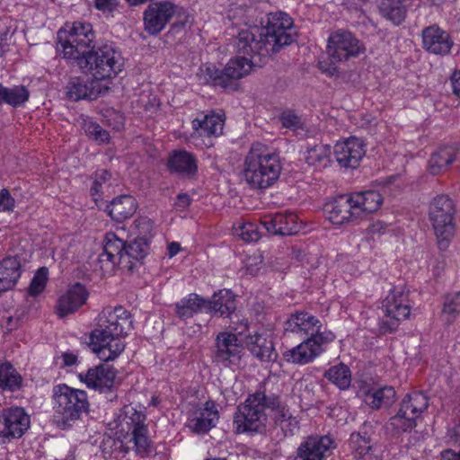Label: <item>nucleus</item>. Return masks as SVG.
Returning <instances> with one entry per match:
<instances>
[{"mask_svg":"<svg viewBox=\"0 0 460 460\" xmlns=\"http://www.w3.org/2000/svg\"><path fill=\"white\" fill-rule=\"evenodd\" d=\"M292 26L293 21L288 14L277 12L268 15L265 25L250 26L244 23L242 27L234 28L232 36L235 37L237 56L232 59V80L250 74L253 56L268 57L291 44L295 40Z\"/></svg>","mask_w":460,"mask_h":460,"instance_id":"obj_1","label":"nucleus"},{"mask_svg":"<svg viewBox=\"0 0 460 460\" xmlns=\"http://www.w3.org/2000/svg\"><path fill=\"white\" fill-rule=\"evenodd\" d=\"M132 323L131 314L124 307L104 308L90 334L89 346L101 360L115 359L125 349L121 338L128 335Z\"/></svg>","mask_w":460,"mask_h":460,"instance_id":"obj_2","label":"nucleus"},{"mask_svg":"<svg viewBox=\"0 0 460 460\" xmlns=\"http://www.w3.org/2000/svg\"><path fill=\"white\" fill-rule=\"evenodd\" d=\"M285 330L305 338L300 344L284 354L287 361L296 365L314 361L324 351L325 346L335 339L333 332L323 330V324L316 316L304 311L291 314L285 323Z\"/></svg>","mask_w":460,"mask_h":460,"instance_id":"obj_3","label":"nucleus"},{"mask_svg":"<svg viewBox=\"0 0 460 460\" xmlns=\"http://www.w3.org/2000/svg\"><path fill=\"white\" fill-rule=\"evenodd\" d=\"M281 170L279 154L261 143H254L244 160L243 178L251 188L264 190L277 181Z\"/></svg>","mask_w":460,"mask_h":460,"instance_id":"obj_4","label":"nucleus"},{"mask_svg":"<svg viewBox=\"0 0 460 460\" xmlns=\"http://www.w3.org/2000/svg\"><path fill=\"white\" fill-rule=\"evenodd\" d=\"M278 406H279V402L277 396L268 397L261 392L250 395L243 403L237 407L234 414L236 432H262L267 421L265 409L274 410Z\"/></svg>","mask_w":460,"mask_h":460,"instance_id":"obj_5","label":"nucleus"},{"mask_svg":"<svg viewBox=\"0 0 460 460\" xmlns=\"http://www.w3.org/2000/svg\"><path fill=\"white\" fill-rule=\"evenodd\" d=\"M84 72L102 84V81L115 77L123 67L120 52L111 44L105 43L97 48L93 47L77 63Z\"/></svg>","mask_w":460,"mask_h":460,"instance_id":"obj_6","label":"nucleus"},{"mask_svg":"<svg viewBox=\"0 0 460 460\" xmlns=\"http://www.w3.org/2000/svg\"><path fill=\"white\" fill-rule=\"evenodd\" d=\"M87 394L84 390L66 385L54 388V410L58 425L63 429L72 426L88 410Z\"/></svg>","mask_w":460,"mask_h":460,"instance_id":"obj_7","label":"nucleus"},{"mask_svg":"<svg viewBox=\"0 0 460 460\" xmlns=\"http://www.w3.org/2000/svg\"><path fill=\"white\" fill-rule=\"evenodd\" d=\"M66 27L58 32V48L61 49L65 58L75 59L78 63L79 58L91 50L94 40L93 26L88 22H75L71 25L66 23Z\"/></svg>","mask_w":460,"mask_h":460,"instance_id":"obj_8","label":"nucleus"},{"mask_svg":"<svg viewBox=\"0 0 460 460\" xmlns=\"http://www.w3.org/2000/svg\"><path fill=\"white\" fill-rule=\"evenodd\" d=\"M455 207L447 195L435 197L429 204V217L432 223L440 250H446L455 234Z\"/></svg>","mask_w":460,"mask_h":460,"instance_id":"obj_9","label":"nucleus"},{"mask_svg":"<svg viewBox=\"0 0 460 460\" xmlns=\"http://www.w3.org/2000/svg\"><path fill=\"white\" fill-rule=\"evenodd\" d=\"M428 406L429 399L424 394L413 392L406 394L399 405L397 413L390 418L386 429L396 434L411 431Z\"/></svg>","mask_w":460,"mask_h":460,"instance_id":"obj_10","label":"nucleus"},{"mask_svg":"<svg viewBox=\"0 0 460 460\" xmlns=\"http://www.w3.org/2000/svg\"><path fill=\"white\" fill-rule=\"evenodd\" d=\"M230 289H222L215 293L211 301L205 300L197 294H190L187 298L176 304V314L182 319L191 317L194 314L209 312L219 316L230 315Z\"/></svg>","mask_w":460,"mask_h":460,"instance_id":"obj_11","label":"nucleus"},{"mask_svg":"<svg viewBox=\"0 0 460 460\" xmlns=\"http://www.w3.org/2000/svg\"><path fill=\"white\" fill-rule=\"evenodd\" d=\"M410 292L402 288H393L382 302L384 316L379 323L382 333L397 330L400 323L410 316L411 305Z\"/></svg>","mask_w":460,"mask_h":460,"instance_id":"obj_12","label":"nucleus"},{"mask_svg":"<svg viewBox=\"0 0 460 460\" xmlns=\"http://www.w3.org/2000/svg\"><path fill=\"white\" fill-rule=\"evenodd\" d=\"M122 429L125 427L131 433L130 441L134 444L137 455L141 457L148 456L152 451V442L148 436V429L145 424L146 415L141 411L128 405L124 407L123 415L120 416Z\"/></svg>","mask_w":460,"mask_h":460,"instance_id":"obj_13","label":"nucleus"},{"mask_svg":"<svg viewBox=\"0 0 460 460\" xmlns=\"http://www.w3.org/2000/svg\"><path fill=\"white\" fill-rule=\"evenodd\" d=\"M365 50L364 44L350 31L338 30L328 38L327 54L333 65L357 58Z\"/></svg>","mask_w":460,"mask_h":460,"instance_id":"obj_14","label":"nucleus"},{"mask_svg":"<svg viewBox=\"0 0 460 460\" xmlns=\"http://www.w3.org/2000/svg\"><path fill=\"white\" fill-rule=\"evenodd\" d=\"M30 427V417L20 407L4 409L0 413L1 442L21 438Z\"/></svg>","mask_w":460,"mask_h":460,"instance_id":"obj_15","label":"nucleus"},{"mask_svg":"<svg viewBox=\"0 0 460 460\" xmlns=\"http://www.w3.org/2000/svg\"><path fill=\"white\" fill-rule=\"evenodd\" d=\"M176 5L168 1L151 3L143 13L145 31L149 35H157L172 20Z\"/></svg>","mask_w":460,"mask_h":460,"instance_id":"obj_16","label":"nucleus"},{"mask_svg":"<svg viewBox=\"0 0 460 460\" xmlns=\"http://www.w3.org/2000/svg\"><path fill=\"white\" fill-rule=\"evenodd\" d=\"M110 87L102 85L98 80L83 76L70 78L66 86V97L73 102L83 99L94 100L106 93Z\"/></svg>","mask_w":460,"mask_h":460,"instance_id":"obj_17","label":"nucleus"},{"mask_svg":"<svg viewBox=\"0 0 460 460\" xmlns=\"http://www.w3.org/2000/svg\"><path fill=\"white\" fill-rule=\"evenodd\" d=\"M335 447L330 436H311L299 445L293 460H325Z\"/></svg>","mask_w":460,"mask_h":460,"instance_id":"obj_18","label":"nucleus"},{"mask_svg":"<svg viewBox=\"0 0 460 460\" xmlns=\"http://www.w3.org/2000/svg\"><path fill=\"white\" fill-rule=\"evenodd\" d=\"M125 243L114 233L105 234L103 252L99 255L98 263L103 273H111L117 266L122 268Z\"/></svg>","mask_w":460,"mask_h":460,"instance_id":"obj_19","label":"nucleus"},{"mask_svg":"<svg viewBox=\"0 0 460 460\" xmlns=\"http://www.w3.org/2000/svg\"><path fill=\"white\" fill-rule=\"evenodd\" d=\"M422 47L430 54L447 56L451 53L454 40L450 34L434 24L422 31Z\"/></svg>","mask_w":460,"mask_h":460,"instance_id":"obj_20","label":"nucleus"},{"mask_svg":"<svg viewBox=\"0 0 460 460\" xmlns=\"http://www.w3.org/2000/svg\"><path fill=\"white\" fill-rule=\"evenodd\" d=\"M261 224L272 234L291 235L300 229L297 216L290 211L267 214L261 218Z\"/></svg>","mask_w":460,"mask_h":460,"instance_id":"obj_21","label":"nucleus"},{"mask_svg":"<svg viewBox=\"0 0 460 460\" xmlns=\"http://www.w3.org/2000/svg\"><path fill=\"white\" fill-rule=\"evenodd\" d=\"M323 211L334 225H342L359 218L357 211L354 210L350 194L340 195L327 202Z\"/></svg>","mask_w":460,"mask_h":460,"instance_id":"obj_22","label":"nucleus"},{"mask_svg":"<svg viewBox=\"0 0 460 460\" xmlns=\"http://www.w3.org/2000/svg\"><path fill=\"white\" fill-rule=\"evenodd\" d=\"M338 164L344 168H356L365 155L364 145L357 137H349L334 146Z\"/></svg>","mask_w":460,"mask_h":460,"instance_id":"obj_23","label":"nucleus"},{"mask_svg":"<svg viewBox=\"0 0 460 460\" xmlns=\"http://www.w3.org/2000/svg\"><path fill=\"white\" fill-rule=\"evenodd\" d=\"M115 376L114 367L106 364H101L94 368H90L84 375H79L80 380L89 388L100 392L109 391L113 386Z\"/></svg>","mask_w":460,"mask_h":460,"instance_id":"obj_24","label":"nucleus"},{"mask_svg":"<svg viewBox=\"0 0 460 460\" xmlns=\"http://www.w3.org/2000/svg\"><path fill=\"white\" fill-rule=\"evenodd\" d=\"M372 427L364 424L358 431L353 432L349 439V446L357 460H374Z\"/></svg>","mask_w":460,"mask_h":460,"instance_id":"obj_25","label":"nucleus"},{"mask_svg":"<svg viewBox=\"0 0 460 460\" xmlns=\"http://www.w3.org/2000/svg\"><path fill=\"white\" fill-rule=\"evenodd\" d=\"M218 420V411L212 402L195 410L188 420V427L197 434L207 433Z\"/></svg>","mask_w":460,"mask_h":460,"instance_id":"obj_26","label":"nucleus"},{"mask_svg":"<svg viewBox=\"0 0 460 460\" xmlns=\"http://www.w3.org/2000/svg\"><path fill=\"white\" fill-rule=\"evenodd\" d=\"M88 296V293L80 283L75 284L58 299L57 305V314L60 317H65L69 314L75 312L82 306Z\"/></svg>","mask_w":460,"mask_h":460,"instance_id":"obj_27","label":"nucleus"},{"mask_svg":"<svg viewBox=\"0 0 460 460\" xmlns=\"http://www.w3.org/2000/svg\"><path fill=\"white\" fill-rule=\"evenodd\" d=\"M167 166L171 172L190 178L198 171L195 156L185 150L173 151L168 158Z\"/></svg>","mask_w":460,"mask_h":460,"instance_id":"obj_28","label":"nucleus"},{"mask_svg":"<svg viewBox=\"0 0 460 460\" xmlns=\"http://www.w3.org/2000/svg\"><path fill=\"white\" fill-rule=\"evenodd\" d=\"M350 196L354 210L357 211L358 217L377 211L383 204V197L376 190L355 192Z\"/></svg>","mask_w":460,"mask_h":460,"instance_id":"obj_29","label":"nucleus"},{"mask_svg":"<svg viewBox=\"0 0 460 460\" xmlns=\"http://www.w3.org/2000/svg\"><path fill=\"white\" fill-rule=\"evenodd\" d=\"M149 244L146 237H137L129 243H125L124 257H122V269L132 271L147 254Z\"/></svg>","mask_w":460,"mask_h":460,"instance_id":"obj_30","label":"nucleus"},{"mask_svg":"<svg viewBox=\"0 0 460 460\" xmlns=\"http://www.w3.org/2000/svg\"><path fill=\"white\" fill-rule=\"evenodd\" d=\"M137 208V204L130 195H120L106 205L105 210L117 222H122L131 217Z\"/></svg>","mask_w":460,"mask_h":460,"instance_id":"obj_31","label":"nucleus"},{"mask_svg":"<svg viewBox=\"0 0 460 460\" xmlns=\"http://www.w3.org/2000/svg\"><path fill=\"white\" fill-rule=\"evenodd\" d=\"M274 410V420L276 427L273 432H276L275 439L279 442L286 437L294 436L299 429L298 420L293 417L288 410L276 407Z\"/></svg>","mask_w":460,"mask_h":460,"instance_id":"obj_32","label":"nucleus"},{"mask_svg":"<svg viewBox=\"0 0 460 460\" xmlns=\"http://www.w3.org/2000/svg\"><path fill=\"white\" fill-rule=\"evenodd\" d=\"M22 267L17 257L8 256L0 262V293L14 287L21 277Z\"/></svg>","mask_w":460,"mask_h":460,"instance_id":"obj_33","label":"nucleus"},{"mask_svg":"<svg viewBox=\"0 0 460 460\" xmlns=\"http://www.w3.org/2000/svg\"><path fill=\"white\" fill-rule=\"evenodd\" d=\"M244 347L261 361H273L278 356L272 341L262 334L254 333Z\"/></svg>","mask_w":460,"mask_h":460,"instance_id":"obj_34","label":"nucleus"},{"mask_svg":"<svg viewBox=\"0 0 460 460\" xmlns=\"http://www.w3.org/2000/svg\"><path fill=\"white\" fill-rule=\"evenodd\" d=\"M457 149L454 146H441L435 151L429 160V172L433 175L446 172L456 159Z\"/></svg>","mask_w":460,"mask_h":460,"instance_id":"obj_35","label":"nucleus"},{"mask_svg":"<svg viewBox=\"0 0 460 460\" xmlns=\"http://www.w3.org/2000/svg\"><path fill=\"white\" fill-rule=\"evenodd\" d=\"M395 401V391L392 386L370 389L365 393V402L372 409L390 407Z\"/></svg>","mask_w":460,"mask_h":460,"instance_id":"obj_36","label":"nucleus"},{"mask_svg":"<svg viewBox=\"0 0 460 460\" xmlns=\"http://www.w3.org/2000/svg\"><path fill=\"white\" fill-rule=\"evenodd\" d=\"M408 4L404 0H382L379 10L385 18L399 25L405 19Z\"/></svg>","mask_w":460,"mask_h":460,"instance_id":"obj_37","label":"nucleus"},{"mask_svg":"<svg viewBox=\"0 0 460 460\" xmlns=\"http://www.w3.org/2000/svg\"><path fill=\"white\" fill-rule=\"evenodd\" d=\"M226 64L223 71L217 69L213 65H208L200 69L199 79L205 84H211L215 86H220L226 89L230 84V73Z\"/></svg>","mask_w":460,"mask_h":460,"instance_id":"obj_38","label":"nucleus"},{"mask_svg":"<svg viewBox=\"0 0 460 460\" xmlns=\"http://www.w3.org/2000/svg\"><path fill=\"white\" fill-rule=\"evenodd\" d=\"M30 97L29 90L23 85L7 88L0 84V103L4 102L13 107L23 105Z\"/></svg>","mask_w":460,"mask_h":460,"instance_id":"obj_39","label":"nucleus"},{"mask_svg":"<svg viewBox=\"0 0 460 460\" xmlns=\"http://www.w3.org/2000/svg\"><path fill=\"white\" fill-rule=\"evenodd\" d=\"M330 155L331 146L320 143L307 147L305 159L310 166L324 168L330 162Z\"/></svg>","mask_w":460,"mask_h":460,"instance_id":"obj_40","label":"nucleus"},{"mask_svg":"<svg viewBox=\"0 0 460 460\" xmlns=\"http://www.w3.org/2000/svg\"><path fill=\"white\" fill-rule=\"evenodd\" d=\"M22 376L10 362L0 365V389L14 392L22 385Z\"/></svg>","mask_w":460,"mask_h":460,"instance_id":"obj_41","label":"nucleus"},{"mask_svg":"<svg viewBox=\"0 0 460 460\" xmlns=\"http://www.w3.org/2000/svg\"><path fill=\"white\" fill-rule=\"evenodd\" d=\"M223 120L218 115H205L202 119H196L192 127L196 131L200 130V136H219L223 130Z\"/></svg>","mask_w":460,"mask_h":460,"instance_id":"obj_42","label":"nucleus"},{"mask_svg":"<svg viewBox=\"0 0 460 460\" xmlns=\"http://www.w3.org/2000/svg\"><path fill=\"white\" fill-rule=\"evenodd\" d=\"M100 448L106 460H119L128 452V447L124 446L122 440L112 437L104 438Z\"/></svg>","mask_w":460,"mask_h":460,"instance_id":"obj_43","label":"nucleus"},{"mask_svg":"<svg viewBox=\"0 0 460 460\" xmlns=\"http://www.w3.org/2000/svg\"><path fill=\"white\" fill-rule=\"evenodd\" d=\"M324 376L341 390L348 389L351 383V372L348 366L339 364L330 367Z\"/></svg>","mask_w":460,"mask_h":460,"instance_id":"obj_44","label":"nucleus"},{"mask_svg":"<svg viewBox=\"0 0 460 460\" xmlns=\"http://www.w3.org/2000/svg\"><path fill=\"white\" fill-rule=\"evenodd\" d=\"M233 314L234 310L232 309ZM234 318H236V321H234V316L232 315V323H234V326H232V346L243 348L248 342L249 338H252L253 334L249 331L246 319L240 320L237 314H234Z\"/></svg>","mask_w":460,"mask_h":460,"instance_id":"obj_45","label":"nucleus"},{"mask_svg":"<svg viewBox=\"0 0 460 460\" xmlns=\"http://www.w3.org/2000/svg\"><path fill=\"white\" fill-rule=\"evenodd\" d=\"M232 236H235L244 242H256L260 239L257 226L250 222L235 223L232 226Z\"/></svg>","mask_w":460,"mask_h":460,"instance_id":"obj_46","label":"nucleus"},{"mask_svg":"<svg viewBox=\"0 0 460 460\" xmlns=\"http://www.w3.org/2000/svg\"><path fill=\"white\" fill-rule=\"evenodd\" d=\"M230 359V332H224L217 335L215 360L228 365Z\"/></svg>","mask_w":460,"mask_h":460,"instance_id":"obj_47","label":"nucleus"},{"mask_svg":"<svg viewBox=\"0 0 460 460\" xmlns=\"http://www.w3.org/2000/svg\"><path fill=\"white\" fill-rule=\"evenodd\" d=\"M83 128L85 133L99 143H107L110 139V134L103 129L98 123L92 120H84Z\"/></svg>","mask_w":460,"mask_h":460,"instance_id":"obj_48","label":"nucleus"},{"mask_svg":"<svg viewBox=\"0 0 460 460\" xmlns=\"http://www.w3.org/2000/svg\"><path fill=\"white\" fill-rule=\"evenodd\" d=\"M48 273L46 267H41L37 270L29 286L28 292L31 296H36L44 290L48 280Z\"/></svg>","mask_w":460,"mask_h":460,"instance_id":"obj_49","label":"nucleus"},{"mask_svg":"<svg viewBox=\"0 0 460 460\" xmlns=\"http://www.w3.org/2000/svg\"><path fill=\"white\" fill-rule=\"evenodd\" d=\"M443 314L447 315V321H453L460 314V291L447 296Z\"/></svg>","mask_w":460,"mask_h":460,"instance_id":"obj_50","label":"nucleus"},{"mask_svg":"<svg viewBox=\"0 0 460 460\" xmlns=\"http://www.w3.org/2000/svg\"><path fill=\"white\" fill-rule=\"evenodd\" d=\"M284 128L296 131L304 128V122L301 117L296 115L293 111H286L282 112L279 118Z\"/></svg>","mask_w":460,"mask_h":460,"instance_id":"obj_51","label":"nucleus"},{"mask_svg":"<svg viewBox=\"0 0 460 460\" xmlns=\"http://www.w3.org/2000/svg\"><path fill=\"white\" fill-rule=\"evenodd\" d=\"M136 228L138 230L141 237L150 234L153 229V222L147 217H139L134 222Z\"/></svg>","mask_w":460,"mask_h":460,"instance_id":"obj_52","label":"nucleus"},{"mask_svg":"<svg viewBox=\"0 0 460 460\" xmlns=\"http://www.w3.org/2000/svg\"><path fill=\"white\" fill-rule=\"evenodd\" d=\"M14 207V199L7 190L0 191V211H10Z\"/></svg>","mask_w":460,"mask_h":460,"instance_id":"obj_53","label":"nucleus"},{"mask_svg":"<svg viewBox=\"0 0 460 460\" xmlns=\"http://www.w3.org/2000/svg\"><path fill=\"white\" fill-rule=\"evenodd\" d=\"M261 263L262 260L261 257L249 258L244 268V273L251 276L257 275L261 270Z\"/></svg>","mask_w":460,"mask_h":460,"instance_id":"obj_54","label":"nucleus"},{"mask_svg":"<svg viewBox=\"0 0 460 460\" xmlns=\"http://www.w3.org/2000/svg\"><path fill=\"white\" fill-rule=\"evenodd\" d=\"M191 203V199L187 193H180L177 195L176 200L174 202V207L182 211L186 209Z\"/></svg>","mask_w":460,"mask_h":460,"instance_id":"obj_55","label":"nucleus"},{"mask_svg":"<svg viewBox=\"0 0 460 460\" xmlns=\"http://www.w3.org/2000/svg\"><path fill=\"white\" fill-rule=\"evenodd\" d=\"M388 228L389 225H387L386 223L382 221H376L369 226L368 230L369 233H371L372 234L381 235L386 233Z\"/></svg>","mask_w":460,"mask_h":460,"instance_id":"obj_56","label":"nucleus"},{"mask_svg":"<svg viewBox=\"0 0 460 460\" xmlns=\"http://www.w3.org/2000/svg\"><path fill=\"white\" fill-rule=\"evenodd\" d=\"M117 4V0H95V6L101 11H112Z\"/></svg>","mask_w":460,"mask_h":460,"instance_id":"obj_57","label":"nucleus"},{"mask_svg":"<svg viewBox=\"0 0 460 460\" xmlns=\"http://www.w3.org/2000/svg\"><path fill=\"white\" fill-rule=\"evenodd\" d=\"M102 186V182L99 180H94V181L93 182V185L90 189V194H91L93 201L95 202L96 206H98V207H99V205H98L99 198L101 197L100 192H101Z\"/></svg>","mask_w":460,"mask_h":460,"instance_id":"obj_58","label":"nucleus"},{"mask_svg":"<svg viewBox=\"0 0 460 460\" xmlns=\"http://www.w3.org/2000/svg\"><path fill=\"white\" fill-rule=\"evenodd\" d=\"M451 82L453 93L460 99V70L453 74Z\"/></svg>","mask_w":460,"mask_h":460,"instance_id":"obj_59","label":"nucleus"},{"mask_svg":"<svg viewBox=\"0 0 460 460\" xmlns=\"http://www.w3.org/2000/svg\"><path fill=\"white\" fill-rule=\"evenodd\" d=\"M440 460H460V452H455L452 449H447L441 452Z\"/></svg>","mask_w":460,"mask_h":460,"instance_id":"obj_60","label":"nucleus"},{"mask_svg":"<svg viewBox=\"0 0 460 460\" xmlns=\"http://www.w3.org/2000/svg\"><path fill=\"white\" fill-rule=\"evenodd\" d=\"M168 250V255L170 258L175 256L181 250L180 243L172 242L168 244L167 247Z\"/></svg>","mask_w":460,"mask_h":460,"instance_id":"obj_61","label":"nucleus"},{"mask_svg":"<svg viewBox=\"0 0 460 460\" xmlns=\"http://www.w3.org/2000/svg\"><path fill=\"white\" fill-rule=\"evenodd\" d=\"M63 359L66 366H73L76 363L77 357L72 353H65Z\"/></svg>","mask_w":460,"mask_h":460,"instance_id":"obj_62","label":"nucleus"},{"mask_svg":"<svg viewBox=\"0 0 460 460\" xmlns=\"http://www.w3.org/2000/svg\"><path fill=\"white\" fill-rule=\"evenodd\" d=\"M111 178V173L106 170H101L96 173V179L99 180L102 184L106 182Z\"/></svg>","mask_w":460,"mask_h":460,"instance_id":"obj_63","label":"nucleus"},{"mask_svg":"<svg viewBox=\"0 0 460 460\" xmlns=\"http://www.w3.org/2000/svg\"><path fill=\"white\" fill-rule=\"evenodd\" d=\"M8 330H13L16 328L17 320H14L13 316H9L6 321Z\"/></svg>","mask_w":460,"mask_h":460,"instance_id":"obj_64","label":"nucleus"}]
</instances>
